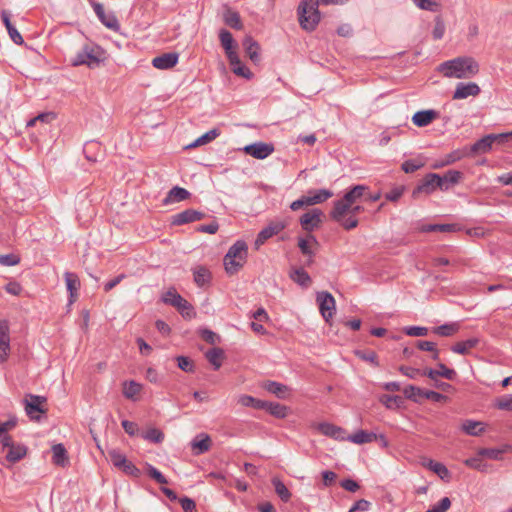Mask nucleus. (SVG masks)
<instances>
[{
	"label": "nucleus",
	"mask_w": 512,
	"mask_h": 512,
	"mask_svg": "<svg viewBox=\"0 0 512 512\" xmlns=\"http://www.w3.org/2000/svg\"><path fill=\"white\" fill-rule=\"evenodd\" d=\"M439 71L447 78H469L478 73L479 65L471 57H457L443 62Z\"/></svg>",
	"instance_id": "obj_1"
},
{
	"label": "nucleus",
	"mask_w": 512,
	"mask_h": 512,
	"mask_svg": "<svg viewBox=\"0 0 512 512\" xmlns=\"http://www.w3.org/2000/svg\"><path fill=\"white\" fill-rule=\"evenodd\" d=\"M368 190L369 188L366 185H355L341 199L334 201L333 208L330 211L331 219L341 220L348 205L357 204L361 198L366 196Z\"/></svg>",
	"instance_id": "obj_2"
},
{
	"label": "nucleus",
	"mask_w": 512,
	"mask_h": 512,
	"mask_svg": "<svg viewBox=\"0 0 512 512\" xmlns=\"http://www.w3.org/2000/svg\"><path fill=\"white\" fill-rule=\"evenodd\" d=\"M368 190L369 188L366 185H355L341 199L334 201L333 208L330 211L331 219L341 220L348 205L357 204L361 198L366 196Z\"/></svg>",
	"instance_id": "obj_3"
},
{
	"label": "nucleus",
	"mask_w": 512,
	"mask_h": 512,
	"mask_svg": "<svg viewBox=\"0 0 512 512\" xmlns=\"http://www.w3.org/2000/svg\"><path fill=\"white\" fill-rule=\"evenodd\" d=\"M248 256V246L242 241H236L228 250L224 257V267L228 274H236L246 263Z\"/></svg>",
	"instance_id": "obj_4"
},
{
	"label": "nucleus",
	"mask_w": 512,
	"mask_h": 512,
	"mask_svg": "<svg viewBox=\"0 0 512 512\" xmlns=\"http://www.w3.org/2000/svg\"><path fill=\"white\" fill-rule=\"evenodd\" d=\"M319 0H301L298 6L300 26L306 31H314L320 22L321 16L318 10Z\"/></svg>",
	"instance_id": "obj_5"
},
{
	"label": "nucleus",
	"mask_w": 512,
	"mask_h": 512,
	"mask_svg": "<svg viewBox=\"0 0 512 512\" xmlns=\"http://www.w3.org/2000/svg\"><path fill=\"white\" fill-rule=\"evenodd\" d=\"M104 60V51L97 45H85L71 59L73 66L86 65L95 68Z\"/></svg>",
	"instance_id": "obj_6"
},
{
	"label": "nucleus",
	"mask_w": 512,
	"mask_h": 512,
	"mask_svg": "<svg viewBox=\"0 0 512 512\" xmlns=\"http://www.w3.org/2000/svg\"><path fill=\"white\" fill-rule=\"evenodd\" d=\"M163 302L166 304H170L173 307L177 308V310L181 313V315L185 318L191 319L195 316L194 309L192 305L184 299L175 289H169L162 298Z\"/></svg>",
	"instance_id": "obj_7"
},
{
	"label": "nucleus",
	"mask_w": 512,
	"mask_h": 512,
	"mask_svg": "<svg viewBox=\"0 0 512 512\" xmlns=\"http://www.w3.org/2000/svg\"><path fill=\"white\" fill-rule=\"evenodd\" d=\"M316 300L322 317L329 322L336 310L334 297L329 292H319Z\"/></svg>",
	"instance_id": "obj_8"
},
{
	"label": "nucleus",
	"mask_w": 512,
	"mask_h": 512,
	"mask_svg": "<svg viewBox=\"0 0 512 512\" xmlns=\"http://www.w3.org/2000/svg\"><path fill=\"white\" fill-rule=\"evenodd\" d=\"M440 175L436 173H430L425 176L422 182L413 190V197L417 198L420 194H431L436 189H440Z\"/></svg>",
	"instance_id": "obj_9"
},
{
	"label": "nucleus",
	"mask_w": 512,
	"mask_h": 512,
	"mask_svg": "<svg viewBox=\"0 0 512 512\" xmlns=\"http://www.w3.org/2000/svg\"><path fill=\"white\" fill-rule=\"evenodd\" d=\"M274 145L266 142H255L243 148L245 154L259 160H263L274 152Z\"/></svg>",
	"instance_id": "obj_10"
},
{
	"label": "nucleus",
	"mask_w": 512,
	"mask_h": 512,
	"mask_svg": "<svg viewBox=\"0 0 512 512\" xmlns=\"http://www.w3.org/2000/svg\"><path fill=\"white\" fill-rule=\"evenodd\" d=\"M46 402V398L38 395H28L25 399L26 414L32 420H38L39 414L45 413L46 410L42 405Z\"/></svg>",
	"instance_id": "obj_11"
},
{
	"label": "nucleus",
	"mask_w": 512,
	"mask_h": 512,
	"mask_svg": "<svg viewBox=\"0 0 512 512\" xmlns=\"http://www.w3.org/2000/svg\"><path fill=\"white\" fill-rule=\"evenodd\" d=\"M364 207L357 204L348 205L347 210L343 213L341 220H334L338 224H340L346 230H352L356 228L359 224V221L356 217L357 214L362 212Z\"/></svg>",
	"instance_id": "obj_12"
},
{
	"label": "nucleus",
	"mask_w": 512,
	"mask_h": 512,
	"mask_svg": "<svg viewBox=\"0 0 512 512\" xmlns=\"http://www.w3.org/2000/svg\"><path fill=\"white\" fill-rule=\"evenodd\" d=\"M10 349L9 323L7 320H0V363L7 361Z\"/></svg>",
	"instance_id": "obj_13"
},
{
	"label": "nucleus",
	"mask_w": 512,
	"mask_h": 512,
	"mask_svg": "<svg viewBox=\"0 0 512 512\" xmlns=\"http://www.w3.org/2000/svg\"><path fill=\"white\" fill-rule=\"evenodd\" d=\"M92 7L104 26L114 31H117L120 28L119 21L116 16L111 12L106 13L101 3H93Z\"/></svg>",
	"instance_id": "obj_14"
},
{
	"label": "nucleus",
	"mask_w": 512,
	"mask_h": 512,
	"mask_svg": "<svg viewBox=\"0 0 512 512\" xmlns=\"http://www.w3.org/2000/svg\"><path fill=\"white\" fill-rule=\"evenodd\" d=\"M317 429L325 436H328L334 440L345 441L347 438L346 431L334 424L328 422H322L317 425Z\"/></svg>",
	"instance_id": "obj_15"
},
{
	"label": "nucleus",
	"mask_w": 512,
	"mask_h": 512,
	"mask_svg": "<svg viewBox=\"0 0 512 512\" xmlns=\"http://www.w3.org/2000/svg\"><path fill=\"white\" fill-rule=\"evenodd\" d=\"M219 39L225 50L227 58L235 60L237 55V44L234 41L232 34L226 29H221L219 32Z\"/></svg>",
	"instance_id": "obj_16"
},
{
	"label": "nucleus",
	"mask_w": 512,
	"mask_h": 512,
	"mask_svg": "<svg viewBox=\"0 0 512 512\" xmlns=\"http://www.w3.org/2000/svg\"><path fill=\"white\" fill-rule=\"evenodd\" d=\"M479 93H480V87L476 83L460 82L457 84V86L455 88V91L453 94V99H455V100L466 99L469 96H477Z\"/></svg>",
	"instance_id": "obj_17"
},
{
	"label": "nucleus",
	"mask_w": 512,
	"mask_h": 512,
	"mask_svg": "<svg viewBox=\"0 0 512 512\" xmlns=\"http://www.w3.org/2000/svg\"><path fill=\"white\" fill-rule=\"evenodd\" d=\"M322 212L319 209H313L310 212L303 214L300 218L302 228L308 232L317 228L321 222Z\"/></svg>",
	"instance_id": "obj_18"
},
{
	"label": "nucleus",
	"mask_w": 512,
	"mask_h": 512,
	"mask_svg": "<svg viewBox=\"0 0 512 512\" xmlns=\"http://www.w3.org/2000/svg\"><path fill=\"white\" fill-rule=\"evenodd\" d=\"M204 216L205 214L203 212L194 209H186L173 216L172 224L183 225L201 220L204 218Z\"/></svg>",
	"instance_id": "obj_19"
},
{
	"label": "nucleus",
	"mask_w": 512,
	"mask_h": 512,
	"mask_svg": "<svg viewBox=\"0 0 512 512\" xmlns=\"http://www.w3.org/2000/svg\"><path fill=\"white\" fill-rule=\"evenodd\" d=\"M179 55L175 52L164 53L152 60V65L160 70L173 68L178 63Z\"/></svg>",
	"instance_id": "obj_20"
},
{
	"label": "nucleus",
	"mask_w": 512,
	"mask_h": 512,
	"mask_svg": "<svg viewBox=\"0 0 512 512\" xmlns=\"http://www.w3.org/2000/svg\"><path fill=\"white\" fill-rule=\"evenodd\" d=\"M284 228L285 224L282 222L270 224L269 226L265 227L259 232L257 239L255 241V245L259 247L260 245L264 244L266 240L281 232Z\"/></svg>",
	"instance_id": "obj_21"
},
{
	"label": "nucleus",
	"mask_w": 512,
	"mask_h": 512,
	"mask_svg": "<svg viewBox=\"0 0 512 512\" xmlns=\"http://www.w3.org/2000/svg\"><path fill=\"white\" fill-rule=\"evenodd\" d=\"M246 55L253 63L260 62V45L251 36H246L242 42Z\"/></svg>",
	"instance_id": "obj_22"
},
{
	"label": "nucleus",
	"mask_w": 512,
	"mask_h": 512,
	"mask_svg": "<svg viewBox=\"0 0 512 512\" xmlns=\"http://www.w3.org/2000/svg\"><path fill=\"white\" fill-rule=\"evenodd\" d=\"M211 447V438L208 434L201 433L198 434L192 441H191V448L195 455L203 454L207 451H209Z\"/></svg>",
	"instance_id": "obj_23"
},
{
	"label": "nucleus",
	"mask_w": 512,
	"mask_h": 512,
	"mask_svg": "<svg viewBox=\"0 0 512 512\" xmlns=\"http://www.w3.org/2000/svg\"><path fill=\"white\" fill-rule=\"evenodd\" d=\"M262 387L280 399L287 398L291 391L287 385L276 381H265L263 382Z\"/></svg>",
	"instance_id": "obj_24"
},
{
	"label": "nucleus",
	"mask_w": 512,
	"mask_h": 512,
	"mask_svg": "<svg viewBox=\"0 0 512 512\" xmlns=\"http://www.w3.org/2000/svg\"><path fill=\"white\" fill-rule=\"evenodd\" d=\"M333 196V192L328 189L309 190L306 195V205L311 206L320 204Z\"/></svg>",
	"instance_id": "obj_25"
},
{
	"label": "nucleus",
	"mask_w": 512,
	"mask_h": 512,
	"mask_svg": "<svg viewBox=\"0 0 512 512\" xmlns=\"http://www.w3.org/2000/svg\"><path fill=\"white\" fill-rule=\"evenodd\" d=\"M438 118V112L435 110H422L416 112L412 117V122L417 127H425L433 120Z\"/></svg>",
	"instance_id": "obj_26"
},
{
	"label": "nucleus",
	"mask_w": 512,
	"mask_h": 512,
	"mask_svg": "<svg viewBox=\"0 0 512 512\" xmlns=\"http://www.w3.org/2000/svg\"><path fill=\"white\" fill-rule=\"evenodd\" d=\"M480 343V339L472 337L464 341H459L451 347V351L461 355H468Z\"/></svg>",
	"instance_id": "obj_27"
},
{
	"label": "nucleus",
	"mask_w": 512,
	"mask_h": 512,
	"mask_svg": "<svg viewBox=\"0 0 512 512\" xmlns=\"http://www.w3.org/2000/svg\"><path fill=\"white\" fill-rule=\"evenodd\" d=\"M462 178V173L457 170H449L443 176H440V190L447 191L451 186L457 184Z\"/></svg>",
	"instance_id": "obj_28"
},
{
	"label": "nucleus",
	"mask_w": 512,
	"mask_h": 512,
	"mask_svg": "<svg viewBox=\"0 0 512 512\" xmlns=\"http://www.w3.org/2000/svg\"><path fill=\"white\" fill-rule=\"evenodd\" d=\"M424 465L428 467L432 472L437 474L441 480L445 482H449L451 480V473L444 464L433 460H428L424 463Z\"/></svg>",
	"instance_id": "obj_29"
},
{
	"label": "nucleus",
	"mask_w": 512,
	"mask_h": 512,
	"mask_svg": "<svg viewBox=\"0 0 512 512\" xmlns=\"http://www.w3.org/2000/svg\"><path fill=\"white\" fill-rule=\"evenodd\" d=\"M67 290L70 294V302H74L77 296V291L80 287V281L78 276L72 272H66L64 274Z\"/></svg>",
	"instance_id": "obj_30"
},
{
	"label": "nucleus",
	"mask_w": 512,
	"mask_h": 512,
	"mask_svg": "<svg viewBox=\"0 0 512 512\" xmlns=\"http://www.w3.org/2000/svg\"><path fill=\"white\" fill-rule=\"evenodd\" d=\"M190 192L186 190L185 188L175 186L173 187L167 194L164 203H173V202H180L188 199L190 197Z\"/></svg>",
	"instance_id": "obj_31"
},
{
	"label": "nucleus",
	"mask_w": 512,
	"mask_h": 512,
	"mask_svg": "<svg viewBox=\"0 0 512 512\" xmlns=\"http://www.w3.org/2000/svg\"><path fill=\"white\" fill-rule=\"evenodd\" d=\"M223 20L226 25L233 29L241 30L243 28L239 13L230 8L225 9L223 13Z\"/></svg>",
	"instance_id": "obj_32"
},
{
	"label": "nucleus",
	"mask_w": 512,
	"mask_h": 512,
	"mask_svg": "<svg viewBox=\"0 0 512 512\" xmlns=\"http://www.w3.org/2000/svg\"><path fill=\"white\" fill-rule=\"evenodd\" d=\"M377 439V435L372 432H366L364 430H359L353 435H347L346 440L355 444H365L371 443Z\"/></svg>",
	"instance_id": "obj_33"
},
{
	"label": "nucleus",
	"mask_w": 512,
	"mask_h": 512,
	"mask_svg": "<svg viewBox=\"0 0 512 512\" xmlns=\"http://www.w3.org/2000/svg\"><path fill=\"white\" fill-rule=\"evenodd\" d=\"M194 282L199 287L207 285L211 281V273L208 268L204 266H197L193 270Z\"/></svg>",
	"instance_id": "obj_34"
},
{
	"label": "nucleus",
	"mask_w": 512,
	"mask_h": 512,
	"mask_svg": "<svg viewBox=\"0 0 512 512\" xmlns=\"http://www.w3.org/2000/svg\"><path fill=\"white\" fill-rule=\"evenodd\" d=\"M52 453V461L55 465L64 467L68 463L67 451L63 444L54 445Z\"/></svg>",
	"instance_id": "obj_35"
},
{
	"label": "nucleus",
	"mask_w": 512,
	"mask_h": 512,
	"mask_svg": "<svg viewBox=\"0 0 512 512\" xmlns=\"http://www.w3.org/2000/svg\"><path fill=\"white\" fill-rule=\"evenodd\" d=\"M206 359L213 366L214 370H218L222 365L224 351L221 348L215 347L205 353Z\"/></svg>",
	"instance_id": "obj_36"
},
{
	"label": "nucleus",
	"mask_w": 512,
	"mask_h": 512,
	"mask_svg": "<svg viewBox=\"0 0 512 512\" xmlns=\"http://www.w3.org/2000/svg\"><path fill=\"white\" fill-rule=\"evenodd\" d=\"M142 385L133 380L123 383V395L132 401L137 400V395L141 392Z\"/></svg>",
	"instance_id": "obj_37"
},
{
	"label": "nucleus",
	"mask_w": 512,
	"mask_h": 512,
	"mask_svg": "<svg viewBox=\"0 0 512 512\" xmlns=\"http://www.w3.org/2000/svg\"><path fill=\"white\" fill-rule=\"evenodd\" d=\"M229 60V63L230 65L232 66V71L234 74L238 75V76H241L243 78H246V79H251L253 74L252 72L249 70V68H247L240 60L238 54L236 55V59L233 60V59H228Z\"/></svg>",
	"instance_id": "obj_38"
},
{
	"label": "nucleus",
	"mask_w": 512,
	"mask_h": 512,
	"mask_svg": "<svg viewBox=\"0 0 512 512\" xmlns=\"http://www.w3.org/2000/svg\"><path fill=\"white\" fill-rule=\"evenodd\" d=\"M276 418L283 419L288 415V407L274 402H265L264 408Z\"/></svg>",
	"instance_id": "obj_39"
},
{
	"label": "nucleus",
	"mask_w": 512,
	"mask_h": 512,
	"mask_svg": "<svg viewBox=\"0 0 512 512\" xmlns=\"http://www.w3.org/2000/svg\"><path fill=\"white\" fill-rule=\"evenodd\" d=\"M290 278L302 287H308L311 283L309 274L303 268L293 269Z\"/></svg>",
	"instance_id": "obj_40"
},
{
	"label": "nucleus",
	"mask_w": 512,
	"mask_h": 512,
	"mask_svg": "<svg viewBox=\"0 0 512 512\" xmlns=\"http://www.w3.org/2000/svg\"><path fill=\"white\" fill-rule=\"evenodd\" d=\"M462 430L471 436H478L484 431V424L479 421L466 420L462 424Z\"/></svg>",
	"instance_id": "obj_41"
},
{
	"label": "nucleus",
	"mask_w": 512,
	"mask_h": 512,
	"mask_svg": "<svg viewBox=\"0 0 512 512\" xmlns=\"http://www.w3.org/2000/svg\"><path fill=\"white\" fill-rule=\"evenodd\" d=\"M26 452L25 446L13 444L7 451L6 459L11 463H15L21 460L26 455Z\"/></svg>",
	"instance_id": "obj_42"
},
{
	"label": "nucleus",
	"mask_w": 512,
	"mask_h": 512,
	"mask_svg": "<svg viewBox=\"0 0 512 512\" xmlns=\"http://www.w3.org/2000/svg\"><path fill=\"white\" fill-rule=\"evenodd\" d=\"M219 135H220V131L218 129H212V130L206 132L205 134H203L202 136H200L199 138H197L193 143L188 145L187 148H194L197 146L207 144V143L213 141L214 139H216Z\"/></svg>",
	"instance_id": "obj_43"
},
{
	"label": "nucleus",
	"mask_w": 512,
	"mask_h": 512,
	"mask_svg": "<svg viewBox=\"0 0 512 512\" xmlns=\"http://www.w3.org/2000/svg\"><path fill=\"white\" fill-rule=\"evenodd\" d=\"M272 484L274 486L276 494L284 502H288L291 498V493L285 484L279 478H273Z\"/></svg>",
	"instance_id": "obj_44"
},
{
	"label": "nucleus",
	"mask_w": 512,
	"mask_h": 512,
	"mask_svg": "<svg viewBox=\"0 0 512 512\" xmlns=\"http://www.w3.org/2000/svg\"><path fill=\"white\" fill-rule=\"evenodd\" d=\"M265 402L263 400L256 399L250 395H241L238 398V403L244 407H253L255 409H263L265 406Z\"/></svg>",
	"instance_id": "obj_45"
},
{
	"label": "nucleus",
	"mask_w": 512,
	"mask_h": 512,
	"mask_svg": "<svg viewBox=\"0 0 512 512\" xmlns=\"http://www.w3.org/2000/svg\"><path fill=\"white\" fill-rule=\"evenodd\" d=\"M493 143L494 142L492 135H486L480 140H478L476 143H474V145L472 146V151L486 153L491 149Z\"/></svg>",
	"instance_id": "obj_46"
},
{
	"label": "nucleus",
	"mask_w": 512,
	"mask_h": 512,
	"mask_svg": "<svg viewBox=\"0 0 512 512\" xmlns=\"http://www.w3.org/2000/svg\"><path fill=\"white\" fill-rule=\"evenodd\" d=\"M459 330V324L458 323H447L438 327H435L433 329V332L439 336H452Z\"/></svg>",
	"instance_id": "obj_47"
},
{
	"label": "nucleus",
	"mask_w": 512,
	"mask_h": 512,
	"mask_svg": "<svg viewBox=\"0 0 512 512\" xmlns=\"http://www.w3.org/2000/svg\"><path fill=\"white\" fill-rule=\"evenodd\" d=\"M317 244V240L313 235H309L306 239L300 238L298 241V246L301 252L305 255L312 256V245Z\"/></svg>",
	"instance_id": "obj_48"
},
{
	"label": "nucleus",
	"mask_w": 512,
	"mask_h": 512,
	"mask_svg": "<svg viewBox=\"0 0 512 512\" xmlns=\"http://www.w3.org/2000/svg\"><path fill=\"white\" fill-rule=\"evenodd\" d=\"M142 438L152 443H161L164 440V434L157 428H151L142 433Z\"/></svg>",
	"instance_id": "obj_49"
},
{
	"label": "nucleus",
	"mask_w": 512,
	"mask_h": 512,
	"mask_svg": "<svg viewBox=\"0 0 512 512\" xmlns=\"http://www.w3.org/2000/svg\"><path fill=\"white\" fill-rule=\"evenodd\" d=\"M109 457L112 464L119 469H122L128 462L126 456L116 449L109 451Z\"/></svg>",
	"instance_id": "obj_50"
},
{
	"label": "nucleus",
	"mask_w": 512,
	"mask_h": 512,
	"mask_svg": "<svg viewBox=\"0 0 512 512\" xmlns=\"http://www.w3.org/2000/svg\"><path fill=\"white\" fill-rule=\"evenodd\" d=\"M455 226L452 224H429L422 228L423 232H452Z\"/></svg>",
	"instance_id": "obj_51"
},
{
	"label": "nucleus",
	"mask_w": 512,
	"mask_h": 512,
	"mask_svg": "<svg viewBox=\"0 0 512 512\" xmlns=\"http://www.w3.org/2000/svg\"><path fill=\"white\" fill-rule=\"evenodd\" d=\"M413 2L422 10L436 12L440 8V4L435 0H413Z\"/></svg>",
	"instance_id": "obj_52"
},
{
	"label": "nucleus",
	"mask_w": 512,
	"mask_h": 512,
	"mask_svg": "<svg viewBox=\"0 0 512 512\" xmlns=\"http://www.w3.org/2000/svg\"><path fill=\"white\" fill-rule=\"evenodd\" d=\"M424 392L425 390L413 385H409L404 389L405 396L413 401H418L420 398H423Z\"/></svg>",
	"instance_id": "obj_53"
},
{
	"label": "nucleus",
	"mask_w": 512,
	"mask_h": 512,
	"mask_svg": "<svg viewBox=\"0 0 512 512\" xmlns=\"http://www.w3.org/2000/svg\"><path fill=\"white\" fill-rule=\"evenodd\" d=\"M496 408L499 410L512 411V396L504 395L496 399Z\"/></svg>",
	"instance_id": "obj_54"
},
{
	"label": "nucleus",
	"mask_w": 512,
	"mask_h": 512,
	"mask_svg": "<svg viewBox=\"0 0 512 512\" xmlns=\"http://www.w3.org/2000/svg\"><path fill=\"white\" fill-rule=\"evenodd\" d=\"M464 463L466 466L476 469L481 472H485L488 467V465L486 463H484L479 457H473V458L466 459L464 461Z\"/></svg>",
	"instance_id": "obj_55"
},
{
	"label": "nucleus",
	"mask_w": 512,
	"mask_h": 512,
	"mask_svg": "<svg viewBox=\"0 0 512 512\" xmlns=\"http://www.w3.org/2000/svg\"><path fill=\"white\" fill-rule=\"evenodd\" d=\"M20 260V256L14 253L0 255V264L3 266L18 265Z\"/></svg>",
	"instance_id": "obj_56"
},
{
	"label": "nucleus",
	"mask_w": 512,
	"mask_h": 512,
	"mask_svg": "<svg viewBox=\"0 0 512 512\" xmlns=\"http://www.w3.org/2000/svg\"><path fill=\"white\" fill-rule=\"evenodd\" d=\"M422 166H423L422 162H420L418 160L410 159V160L404 161L401 165V168L405 173H413V172L417 171L419 168H421Z\"/></svg>",
	"instance_id": "obj_57"
},
{
	"label": "nucleus",
	"mask_w": 512,
	"mask_h": 512,
	"mask_svg": "<svg viewBox=\"0 0 512 512\" xmlns=\"http://www.w3.org/2000/svg\"><path fill=\"white\" fill-rule=\"evenodd\" d=\"M147 472H148V475L152 479H154L157 483H159V484H167L168 483V480L166 479V477L154 466L148 465Z\"/></svg>",
	"instance_id": "obj_58"
},
{
	"label": "nucleus",
	"mask_w": 512,
	"mask_h": 512,
	"mask_svg": "<svg viewBox=\"0 0 512 512\" xmlns=\"http://www.w3.org/2000/svg\"><path fill=\"white\" fill-rule=\"evenodd\" d=\"M502 453H503V451L500 449L483 448V449L479 450L478 455L485 456V457L493 459V460H500Z\"/></svg>",
	"instance_id": "obj_59"
},
{
	"label": "nucleus",
	"mask_w": 512,
	"mask_h": 512,
	"mask_svg": "<svg viewBox=\"0 0 512 512\" xmlns=\"http://www.w3.org/2000/svg\"><path fill=\"white\" fill-rule=\"evenodd\" d=\"M404 332L408 336L421 337L426 336L428 334V329L426 327L421 326H409L404 329Z\"/></svg>",
	"instance_id": "obj_60"
},
{
	"label": "nucleus",
	"mask_w": 512,
	"mask_h": 512,
	"mask_svg": "<svg viewBox=\"0 0 512 512\" xmlns=\"http://www.w3.org/2000/svg\"><path fill=\"white\" fill-rule=\"evenodd\" d=\"M451 506V501L448 497H444L436 505L430 507L426 512H446Z\"/></svg>",
	"instance_id": "obj_61"
},
{
	"label": "nucleus",
	"mask_w": 512,
	"mask_h": 512,
	"mask_svg": "<svg viewBox=\"0 0 512 512\" xmlns=\"http://www.w3.org/2000/svg\"><path fill=\"white\" fill-rule=\"evenodd\" d=\"M178 367L185 372H193V362L186 356H178L176 358Z\"/></svg>",
	"instance_id": "obj_62"
},
{
	"label": "nucleus",
	"mask_w": 512,
	"mask_h": 512,
	"mask_svg": "<svg viewBox=\"0 0 512 512\" xmlns=\"http://www.w3.org/2000/svg\"><path fill=\"white\" fill-rule=\"evenodd\" d=\"M437 371L439 372V375L445 379H448V380H453L455 377H456V372L455 370L453 369H450L448 368L446 365H444L443 363H439L438 364V369Z\"/></svg>",
	"instance_id": "obj_63"
},
{
	"label": "nucleus",
	"mask_w": 512,
	"mask_h": 512,
	"mask_svg": "<svg viewBox=\"0 0 512 512\" xmlns=\"http://www.w3.org/2000/svg\"><path fill=\"white\" fill-rule=\"evenodd\" d=\"M200 335H201L202 339L209 344H215L220 339L216 333H214L213 331H211L209 329L201 330Z\"/></svg>",
	"instance_id": "obj_64"
}]
</instances>
